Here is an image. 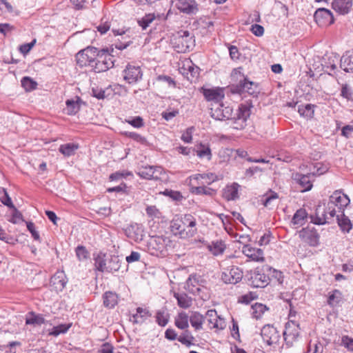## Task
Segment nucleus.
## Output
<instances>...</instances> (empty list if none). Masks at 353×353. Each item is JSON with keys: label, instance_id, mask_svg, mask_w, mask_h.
Wrapping results in <instances>:
<instances>
[{"label": "nucleus", "instance_id": "obj_1", "mask_svg": "<svg viewBox=\"0 0 353 353\" xmlns=\"http://www.w3.org/2000/svg\"><path fill=\"white\" fill-rule=\"evenodd\" d=\"M250 108L247 105L241 104L236 113L233 114V109L230 106H225L221 103H212L210 108L211 117L216 120H234L236 129H242L245 125V122L250 115Z\"/></svg>", "mask_w": 353, "mask_h": 353}, {"label": "nucleus", "instance_id": "obj_2", "mask_svg": "<svg viewBox=\"0 0 353 353\" xmlns=\"http://www.w3.org/2000/svg\"><path fill=\"white\" fill-rule=\"evenodd\" d=\"M273 272L274 275L279 280L281 276V272H279L268 265H264L261 267H257L254 270H250L246 275L248 283L253 288H265L270 281V274Z\"/></svg>", "mask_w": 353, "mask_h": 353}, {"label": "nucleus", "instance_id": "obj_3", "mask_svg": "<svg viewBox=\"0 0 353 353\" xmlns=\"http://www.w3.org/2000/svg\"><path fill=\"white\" fill-rule=\"evenodd\" d=\"M94 266L101 272H114L119 270L121 261L119 256L99 252L94 258Z\"/></svg>", "mask_w": 353, "mask_h": 353}, {"label": "nucleus", "instance_id": "obj_4", "mask_svg": "<svg viewBox=\"0 0 353 353\" xmlns=\"http://www.w3.org/2000/svg\"><path fill=\"white\" fill-rule=\"evenodd\" d=\"M171 241L163 236H151L148 242V252L153 256H165L168 247L170 246Z\"/></svg>", "mask_w": 353, "mask_h": 353}, {"label": "nucleus", "instance_id": "obj_5", "mask_svg": "<svg viewBox=\"0 0 353 353\" xmlns=\"http://www.w3.org/2000/svg\"><path fill=\"white\" fill-rule=\"evenodd\" d=\"M230 90L232 94H242L248 93L254 97H257L260 92L259 85L254 81H250L246 77H244L243 80H241L239 83L231 85Z\"/></svg>", "mask_w": 353, "mask_h": 353}, {"label": "nucleus", "instance_id": "obj_6", "mask_svg": "<svg viewBox=\"0 0 353 353\" xmlns=\"http://www.w3.org/2000/svg\"><path fill=\"white\" fill-rule=\"evenodd\" d=\"M99 52L100 50L97 48L88 46L76 54L77 63L80 67H92Z\"/></svg>", "mask_w": 353, "mask_h": 353}, {"label": "nucleus", "instance_id": "obj_7", "mask_svg": "<svg viewBox=\"0 0 353 353\" xmlns=\"http://www.w3.org/2000/svg\"><path fill=\"white\" fill-rule=\"evenodd\" d=\"M114 66L112 56L108 54V50L103 49L99 53L97 59L92 65V70L95 72H105Z\"/></svg>", "mask_w": 353, "mask_h": 353}, {"label": "nucleus", "instance_id": "obj_8", "mask_svg": "<svg viewBox=\"0 0 353 353\" xmlns=\"http://www.w3.org/2000/svg\"><path fill=\"white\" fill-rule=\"evenodd\" d=\"M336 212L335 207L331 208V206H329L328 203L326 209L319 205L316 209L315 217L313 219V222L316 225L329 223L335 216Z\"/></svg>", "mask_w": 353, "mask_h": 353}, {"label": "nucleus", "instance_id": "obj_9", "mask_svg": "<svg viewBox=\"0 0 353 353\" xmlns=\"http://www.w3.org/2000/svg\"><path fill=\"white\" fill-rule=\"evenodd\" d=\"M299 238L311 247H316L319 244L320 236L314 228H304L299 232Z\"/></svg>", "mask_w": 353, "mask_h": 353}, {"label": "nucleus", "instance_id": "obj_10", "mask_svg": "<svg viewBox=\"0 0 353 353\" xmlns=\"http://www.w3.org/2000/svg\"><path fill=\"white\" fill-rule=\"evenodd\" d=\"M243 278L242 270L236 266L229 267L222 272L221 279L225 283L236 284Z\"/></svg>", "mask_w": 353, "mask_h": 353}, {"label": "nucleus", "instance_id": "obj_11", "mask_svg": "<svg viewBox=\"0 0 353 353\" xmlns=\"http://www.w3.org/2000/svg\"><path fill=\"white\" fill-rule=\"evenodd\" d=\"M314 18L316 23L321 27H327L334 22V18L332 12L323 8L316 10Z\"/></svg>", "mask_w": 353, "mask_h": 353}, {"label": "nucleus", "instance_id": "obj_12", "mask_svg": "<svg viewBox=\"0 0 353 353\" xmlns=\"http://www.w3.org/2000/svg\"><path fill=\"white\" fill-rule=\"evenodd\" d=\"M179 44L176 48H178V52H185L189 51L194 46V37L190 34L188 30L181 31L179 32V36L177 38Z\"/></svg>", "mask_w": 353, "mask_h": 353}, {"label": "nucleus", "instance_id": "obj_13", "mask_svg": "<svg viewBox=\"0 0 353 353\" xmlns=\"http://www.w3.org/2000/svg\"><path fill=\"white\" fill-rule=\"evenodd\" d=\"M350 200L349 197L341 193V191L336 190L330 196L328 202L329 206L337 207L339 211H343L344 208L349 205Z\"/></svg>", "mask_w": 353, "mask_h": 353}, {"label": "nucleus", "instance_id": "obj_14", "mask_svg": "<svg viewBox=\"0 0 353 353\" xmlns=\"http://www.w3.org/2000/svg\"><path fill=\"white\" fill-rule=\"evenodd\" d=\"M123 79L128 83H134L141 79L143 73L139 66L128 64L123 71Z\"/></svg>", "mask_w": 353, "mask_h": 353}, {"label": "nucleus", "instance_id": "obj_15", "mask_svg": "<svg viewBox=\"0 0 353 353\" xmlns=\"http://www.w3.org/2000/svg\"><path fill=\"white\" fill-rule=\"evenodd\" d=\"M261 335L263 341L268 345L276 343L280 337L276 329L270 325H265L263 327Z\"/></svg>", "mask_w": 353, "mask_h": 353}, {"label": "nucleus", "instance_id": "obj_16", "mask_svg": "<svg viewBox=\"0 0 353 353\" xmlns=\"http://www.w3.org/2000/svg\"><path fill=\"white\" fill-rule=\"evenodd\" d=\"M205 282V280L200 275L192 274L185 282V288L190 293L195 294L197 292L199 294L201 291L200 287H203Z\"/></svg>", "mask_w": 353, "mask_h": 353}, {"label": "nucleus", "instance_id": "obj_17", "mask_svg": "<svg viewBox=\"0 0 353 353\" xmlns=\"http://www.w3.org/2000/svg\"><path fill=\"white\" fill-rule=\"evenodd\" d=\"M205 99L208 101H212V103H220L224 99L225 94L223 89L220 88H201Z\"/></svg>", "mask_w": 353, "mask_h": 353}, {"label": "nucleus", "instance_id": "obj_18", "mask_svg": "<svg viewBox=\"0 0 353 353\" xmlns=\"http://www.w3.org/2000/svg\"><path fill=\"white\" fill-rule=\"evenodd\" d=\"M242 252L250 261L254 262H263L265 261L263 250L252 247L250 245H244L242 248Z\"/></svg>", "mask_w": 353, "mask_h": 353}, {"label": "nucleus", "instance_id": "obj_19", "mask_svg": "<svg viewBox=\"0 0 353 353\" xmlns=\"http://www.w3.org/2000/svg\"><path fill=\"white\" fill-rule=\"evenodd\" d=\"M206 317L210 325V328L223 330L225 327V322L223 318L218 316L215 310H209L206 312Z\"/></svg>", "mask_w": 353, "mask_h": 353}, {"label": "nucleus", "instance_id": "obj_20", "mask_svg": "<svg viewBox=\"0 0 353 353\" xmlns=\"http://www.w3.org/2000/svg\"><path fill=\"white\" fill-rule=\"evenodd\" d=\"M180 12L187 14H195L199 11V5L195 0H181L177 3Z\"/></svg>", "mask_w": 353, "mask_h": 353}, {"label": "nucleus", "instance_id": "obj_21", "mask_svg": "<svg viewBox=\"0 0 353 353\" xmlns=\"http://www.w3.org/2000/svg\"><path fill=\"white\" fill-rule=\"evenodd\" d=\"M299 324L296 323L294 320H289L285 324L283 336L285 340L290 338L292 340H295L299 336Z\"/></svg>", "mask_w": 353, "mask_h": 353}, {"label": "nucleus", "instance_id": "obj_22", "mask_svg": "<svg viewBox=\"0 0 353 353\" xmlns=\"http://www.w3.org/2000/svg\"><path fill=\"white\" fill-rule=\"evenodd\" d=\"M312 174H302L300 173H296L293 176V179L296 181L297 183L300 185L302 190L301 192L309 191L312 188V183L310 179Z\"/></svg>", "mask_w": 353, "mask_h": 353}, {"label": "nucleus", "instance_id": "obj_23", "mask_svg": "<svg viewBox=\"0 0 353 353\" xmlns=\"http://www.w3.org/2000/svg\"><path fill=\"white\" fill-rule=\"evenodd\" d=\"M67 283L63 272H57L50 279V284L56 291H62Z\"/></svg>", "mask_w": 353, "mask_h": 353}, {"label": "nucleus", "instance_id": "obj_24", "mask_svg": "<svg viewBox=\"0 0 353 353\" xmlns=\"http://www.w3.org/2000/svg\"><path fill=\"white\" fill-rule=\"evenodd\" d=\"M332 8L341 14H346L350 12L352 6V0H334Z\"/></svg>", "mask_w": 353, "mask_h": 353}, {"label": "nucleus", "instance_id": "obj_25", "mask_svg": "<svg viewBox=\"0 0 353 353\" xmlns=\"http://www.w3.org/2000/svg\"><path fill=\"white\" fill-rule=\"evenodd\" d=\"M181 221L184 226L187 227L188 229L186 232V234L189 236H193L197 232V229L196 228V219L190 214H185L182 218Z\"/></svg>", "mask_w": 353, "mask_h": 353}, {"label": "nucleus", "instance_id": "obj_26", "mask_svg": "<svg viewBox=\"0 0 353 353\" xmlns=\"http://www.w3.org/2000/svg\"><path fill=\"white\" fill-rule=\"evenodd\" d=\"M161 168L154 166H146L139 170L138 174L145 179H158L159 176L156 174L157 172H161Z\"/></svg>", "mask_w": 353, "mask_h": 353}, {"label": "nucleus", "instance_id": "obj_27", "mask_svg": "<svg viewBox=\"0 0 353 353\" xmlns=\"http://www.w3.org/2000/svg\"><path fill=\"white\" fill-rule=\"evenodd\" d=\"M340 67L346 72H353V50L345 52L341 57Z\"/></svg>", "mask_w": 353, "mask_h": 353}, {"label": "nucleus", "instance_id": "obj_28", "mask_svg": "<svg viewBox=\"0 0 353 353\" xmlns=\"http://www.w3.org/2000/svg\"><path fill=\"white\" fill-rule=\"evenodd\" d=\"M48 323L43 315L41 314H37L34 312H29L26 317V324L32 325L34 326L41 325Z\"/></svg>", "mask_w": 353, "mask_h": 353}, {"label": "nucleus", "instance_id": "obj_29", "mask_svg": "<svg viewBox=\"0 0 353 353\" xmlns=\"http://www.w3.org/2000/svg\"><path fill=\"white\" fill-rule=\"evenodd\" d=\"M239 185L234 183L230 185H227L223 190V197L228 201H234L239 198Z\"/></svg>", "mask_w": 353, "mask_h": 353}, {"label": "nucleus", "instance_id": "obj_30", "mask_svg": "<svg viewBox=\"0 0 353 353\" xmlns=\"http://www.w3.org/2000/svg\"><path fill=\"white\" fill-rule=\"evenodd\" d=\"M103 300L105 307L112 309L118 304L119 296L116 292L107 291L103 295Z\"/></svg>", "mask_w": 353, "mask_h": 353}, {"label": "nucleus", "instance_id": "obj_31", "mask_svg": "<svg viewBox=\"0 0 353 353\" xmlns=\"http://www.w3.org/2000/svg\"><path fill=\"white\" fill-rule=\"evenodd\" d=\"M174 297L176 299L178 305L181 308H189L192 304V299L184 292H174Z\"/></svg>", "mask_w": 353, "mask_h": 353}, {"label": "nucleus", "instance_id": "obj_32", "mask_svg": "<svg viewBox=\"0 0 353 353\" xmlns=\"http://www.w3.org/2000/svg\"><path fill=\"white\" fill-rule=\"evenodd\" d=\"M340 214L336 215V221L341 230L349 232L352 228L350 219L344 214L343 211H339Z\"/></svg>", "mask_w": 353, "mask_h": 353}, {"label": "nucleus", "instance_id": "obj_33", "mask_svg": "<svg viewBox=\"0 0 353 353\" xmlns=\"http://www.w3.org/2000/svg\"><path fill=\"white\" fill-rule=\"evenodd\" d=\"M190 317L185 312H179L174 319L175 325L180 330H186L189 327Z\"/></svg>", "mask_w": 353, "mask_h": 353}, {"label": "nucleus", "instance_id": "obj_34", "mask_svg": "<svg viewBox=\"0 0 353 353\" xmlns=\"http://www.w3.org/2000/svg\"><path fill=\"white\" fill-rule=\"evenodd\" d=\"M190 317L191 325L195 330H200L203 328L205 316L198 312H192Z\"/></svg>", "mask_w": 353, "mask_h": 353}, {"label": "nucleus", "instance_id": "obj_35", "mask_svg": "<svg viewBox=\"0 0 353 353\" xmlns=\"http://www.w3.org/2000/svg\"><path fill=\"white\" fill-rule=\"evenodd\" d=\"M307 217L305 209L300 208L294 213L291 223L294 225L301 226L305 224Z\"/></svg>", "mask_w": 353, "mask_h": 353}, {"label": "nucleus", "instance_id": "obj_36", "mask_svg": "<svg viewBox=\"0 0 353 353\" xmlns=\"http://www.w3.org/2000/svg\"><path fill=\"white\" fill-rule=\"evenodd\" d=\"M183 330V333L179 336L177 340L188 347L194 345V341H195L194 336L192 334L188 328Z\"/></svg>", "mask_w": 353, "mask_h": 353}, {"label": "nucleus", "instance_id": "obj_37", "mask_svg": "<svg viewBox=\"0 0 353 353\" xmlns=\"http://www.w3.org/2000/svg\"><path fill=\"white\" fill-rule=\"evenodd\" d=\"M196 155L201 158H206L208 161L211 160L212 154L209 144L200 143L196 146Z\"/></svg>", "mask_w": 353, "mask_h": 353}, {"label": "nucleus", "instance_id": "obj_38", "mask_svg": "<svg viewBox=\"0 0 353 353\" xmlns=\"http://www.w3.org/2000/svg\"><path fill=\"white\" fill-rule=\"evenodd\" d=\"M79 148V145L74 143H68L62 144L59 148V151L65 157H70L75 154L76 150Z\"/></svg>", "mask_w": 353, "mask_h": 353}, {"label": "nucleus", "instance_id": "obj_39", "mask_svg": "<svg viewBox=\"0 0 353 353\" xmlns=\"http://www.w3.org/2000/svg\"><path fill=\"white\" fill-rule=\"evenodd\" d=\"M225 248V244L223 241H212L208 245V250L215 256L223 254Z\"/></svg>", "mask_w": 353, "mask_h": 353}, {"label": "nucleus", "instance_id": "obj_40", "mask_svg": "<svg viewBox=\"0 0 353 353\" xmlns=\"http://www.w3.org/2000/svg\"><path fill=\"white\" fill-rule=\"evenodd\" d=\"M316 106L312 104H306L305 105H300L298 106V112L301 116L305 118H312L314 113V108Z\"/></svg>", "mask_w": 353, "mask_h": 353}, {"label": "nucleus", "instance_id": "obj_41", "mask_svg": "<svg viewBox=\"0 0 353 353\" xmlns=\"http://www.w3.org/2000/svg\"><path fill=\"white\" fill-rule=\"evenodd\" d=\"M81 99L78 97L77 100L68 99L66 101V111L67 114L70 115L75 114L80 109L79 102Z\"/></svg>", "mask_w": 353, "mask_h": 353}, {"label": "nucleus", "instance_id": "obj_42", "mask_svg": "<svg viewBox=\"0 0 353 353\" xmlns=\"http://www.w3.org/2000/svg\"><path fill=\"white\" fill-rule=\"evenodd\" d=\"M125 234L127 236L134 240H137L139 236H141V232H142L137 224L130 225L125 229Z\"/></svg>", "mask_w": 353, "mask_h": 353}, {"label": "nucleus", "instance_id": "obj_43", "mask_svg": "<svg viewBox=\"0 0 353 353\" xmlns=\"http://www.w3.org/2000/svg\"><path fill=\"white\" fill-rule=\"evenodd\" d=\"M268 308L266 307V305L262 303H256L252 305V315L253 318L259 319L262 316L264 312L268 310Z\"/></svg>", "mask_w": 353, "mask_h": 353}, {"label": "nucleus", "instance_id": "obj_44", "mask_svg": "<svg viewBox=\"0 0 353 353\" xmlns=\"http://www.w3.org/2000/svg\"><path fill=\"white\" fill-rule=\"evenodd\" d=\"M72 326V323L68 324H60L57 326H54L49 332V335L57 336L61 334L66 333Z\"/></svg>", "mask_w": 353, "mask_h": 353}, {"label": "nucleus", "instance_id": "obj_45", "mask_svg": "<svg viewBox=\"0 0 353 353\" xmlns=\"http://www.w3.org/2000/svg\"><path fill=\"white\" fill-rule=\"evenodd\" d=\"M157 323L161 326H165L168 323L169 314L166 310L163 308L157 311L156 314Z\"/></svg>", "mask_w": 353, "mask_h": 353}, {"label": "nucleus", "instance_id": "obj_46", "mask_svg": "<svg viewBox=\"0 0 353 353\" xmlns=\"http://www.w3.org/2000/svg\"><path fill=\"white\" fill-rule=\"evenodd\" d=\"M126 137L132 139V140L143 145H146L148 143V141L146 138L140 134H138L134 132H124L123 133Z\"/></svg>", "mask_w": 353, "mask_h": 353}, {"label": "nucleus", "instance_id": "obj_47", "mask_svg": "<svg viewBox=\"0 0 353 353\" xmlns=\"http://www.w3.org/2000/svg\"><path fill=\"white\" fill-rule=\"evenodd\" d=\"M21 85L26 91L36 89L37 83L29 77H24L21 79Z\"/></svg>", "mask_w": 353, "mask_h": 353}, {"label": "nucleus", "instance_id": "obj_48", "mask_svg": "<svg viewBox=\"0 0 353 353\" xmlns=\"http://www.w3.org/2000/svg\"><path fill=\"white\" fill-rule=\"evenodd\" d=\"M125 122L136 128H141L145 125L143 118L140 116L125 119Z\"/></svg>", "mask_w": 353, "mask_h": 353}, {"label": "nucleus", "instance_id": "obj_49", "mask_svg": "<svg viewBox=\"0 0 353 353\" xmlns=\"http://www.w3.org/2000/svg\"><path fill=\"white\" fill-rule=\"evenodd\" d=\"M154 19L155 16L154 14H145L143 17L138 21V23L143 30H145L154 20Z\"/></svg>", "mask_w": 353, "mask_h": 353}, {"label": "nucleus", "instance_id": "obj_50", "mask_svg": "<svg viewBox=\"0 0 353 353\" xmlns=\"http://www.w3.org/2000/svg\"><path fill=\"white\" fill-rule=\"evenodd\" d=\"M199 68L189 66L188 70L187 72V79L190 82H195L199 76Z\"/></svg>", "mask_w": 353, "mask_h": 353}, {"label": "nucleus", "instance_id": "obj_51", "mask_svg": "<svg viewBox=\"0 0 353 353\" xmlns=\"http://www.w3.org/2000/svg\"><path fill=\"white\" fill-rule=\"evenodd\" d=\"M341 293L338 290H334L332 292L331 294H330L327 299V303L328 305L331 306L336 305L337 303H339L341 300Z\"/></svg>", "mask_w": 353, "mask_h": 353}, {"label": "nucleus", "instance_id": "obj_52", "mask_svg": "<svg viewBox=\"0 0 353 353\" xmlns=\"http://www.w3.org/2000/svg\"><path fill=\"white\" fill-rule=\"evenodd\" d=\"M162 194L165 196H169L173 201H181L183 198L181 193L179 191H174L172 190H165Z\"/></svg>", "mask_w": 353, "mask_h": 353}, {"label": "nucleus", "instance_id": "obj_53", "mask_svg": "<svg viewBox=\"0 0 353 353\" xmlns=\"http://www.w3.org/2000/svg\"><path fill=\"white\" fill-rule=\"evenodd\" d=\"M76 255L79 260H86L89 258L90 254L86 248L83 245H78L75 250Z\"/></svg>", "mask_w": 353, "mask_h": 353}, {"label": "nucleus", "instance_id": "obj_54", "mask_svg": "<svg viewBox=\"0 0 353 353\" xmlns=\"http://www.w3.org/2000/svg\"><path fill=\"white\" fill-rule=\"evenodd\" d=\"M196 194H205V195H212L215 193V191L205 186H199L194 188L193 191Z\"/></svg>", "mask_w": 353, "mask_h": 353}, {"label": "nucleus", "instance_id": "obj_55", "mask_svg": "<svg viewBox=\"0 0 353 353\" xmlns=\"http://www.w3.org/2000/svg\"><path fill=\"white\" fill-rule=\"evenodd\" d=\"M279 195L276 192L271 191L270 194L266 196L263 201V204L266 208H270L272 205V201L277 199Z\"/></svg>", "mask_w": 353, "mask_h": 353}, {"label": "nucleus", "instance_id": "obj_56", "mask_svg": "<svg viewBox=\"0 0 353 353\" xmlns=\"http://www.w3.org/2000/svg\"><path fill=\"white\" fill-rule=\"evenodd\" d=\"M2 194H3V196L0 197V201H1V203L11 209H15V207L12 203L11 198L10 197L6 190L5 192H2Z\"/></svg>", "mask_w": 353, "mask_h": 353}, {"label": "nucleus", "instance_id": "obj_57", "mask_svg": "<svg viewBox=\"0 0 353 353\" xmlns=\"http://www.w3.org/2000/svg\"><path fill=\"white\" fill-rule=\"evenodd\" d=\"M341 96L348 101H353V92L347 85L342 87Z\"/></svg>", "mask_w": 353, "mask_h": 353}, {"label": "nucleus", "instance_id": "obj_58", "mask_svg": "<svg viewBox=\"0 0 353 353\" xmlns=\"http://www.w3.org/2000/svg\"><path fill=\"white\" fill-rule=\"evenodd\" d=\"M136 312L138 314L139 318L141 319V321H144L148 317L151 316V314L150 313L149 310L146 308H143L141 307H138L136 309Z\"/></svg>", "mask_w": 353, "mask_h": 353}, {"label": "nucleus", "instance_id": "obj_59", "mask_svg": "<svg viewBox=\"0 0 353 353\" xmlns=\"http://www.w3.org/2000/svg\"><path fill=\"white\" fill-rule=\"evenodd\" d=\"M92 91L93 96L98 99H103L110 94H106V90L103 89L92 88Z\"/></svg>", "mask_w": 353, "mask_h": 353}, {"label": "nucleus", "instance_id": "obj_60", "mask_svg": "<svg viewBox=\"0 0 353 353\" xmlns=\"http://www.w3.org/2000/svg\"><path fill=\"white\" fill-rule=\"evenodd\" d=\"M147 214L152 218L159 217L160 212L155 205H148L146 208Z\"/></svg>", "mask_w": 353, "mask_h": 353}, {"label": "nucleus", "instance_id": "obj_61", "mask_svg": "<svg viewBox=\"0 0 353 353\" xmlns=\"http://www.w3.org/2000/svg\"><path fill=\"white\" fill-rule=\"evenodd\" d=\"M35 43H36V39H34L30 43H24V44L20 46V47H19L20 52L23 54L28 53L30 51V50L33 48Z\"/></svg>", "mask_w": 353, "mask_h": 353}, {"label": "nucleus", "instance_id": "obj_62", "mask_svg": "<svg viewBox=\"0 0 353 353\" xmlns=\"http://www.w3.org/2000/svg\"><path fill=\"white\" fill-rule=\"evenodd\" d=\"M251 32L256 37H261L264 34V28L259 24H254L251 27Z\"/></svg>", "mask_w": 353, "mask_h": 353}, {"label": "nucleus", "instance_id": "obj_63", "mask_svg": "<svg viewBox=\"0 0 353 353\" xmlns=\"http://www.w3.org/2000/svg\"><path fill=\"white\" fill-rule=\"evenodd\" d=\"M114 347L109 343H105L99 350V353H113Z\"/></svg>", "mask_w": 353, "mask_h": 353}, {"label": "nucleus", "instance_id": "obj_64", "mask_svg": "<svg viewBox=\"0 0 353 353\" xmlns=\"http://www.w3.org/2000/svg\"><path fill=\"white\" fill-rule=\"evenodd\" d=\"M342 343L350 350H353V339L344 336L342 338Z\"/></svg>", "mask_w": 353, "mask_h": 353}]
</instances>
